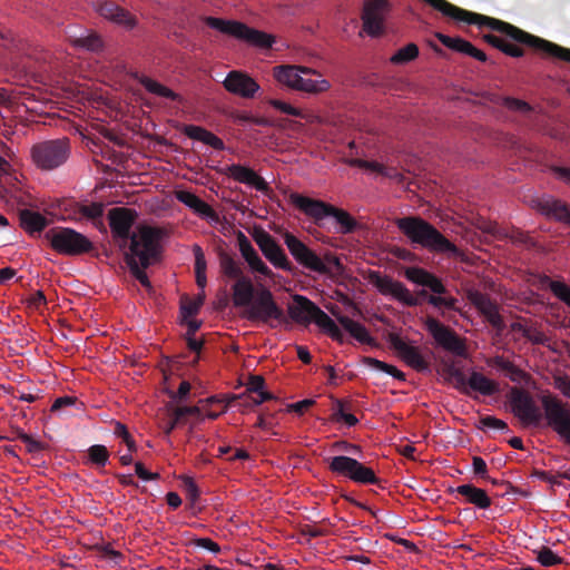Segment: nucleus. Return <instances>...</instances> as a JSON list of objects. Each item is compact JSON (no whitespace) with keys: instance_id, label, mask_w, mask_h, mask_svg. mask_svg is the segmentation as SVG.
<instances>
[{"instance_id":"f257e3e1","label":"nucleus","mask_w":570,"mask_h":570,"mask_svg":"<svg viewBox=\"0 0 570 570\" xmlns=\"http://www.w3.org/2000/svg\"><path fill=\"white\" fill-rule=\"evenodd\" d=\"M404 276L411 283L423 287L416 292V296L403 283L391 276L381 275L377 271L370 273V282L382 295H391L405 306L414 307L421 302H426L438 309H456L458 299L448 295L449 291L442 279L433 273L412 266L404 269Z\"/></svg>"},{"instance_id":"f03ea898","label":"nucleus","mask_w":570,"mask_h":570,"mask_svg":"<svg viewBox=\"0 0 570 570\" xmlns=\"http://www.w3.org/2000/svg\"><path fill=\"white\" fill-rule=\"evenodd\" d=\"M540 401L547 424L570 445V410L567 404L551 394L542 395ZM509 402L512 413L523 425H539L543 414L528 391L511 387Z\"/></svg>"},{"instance_id":"7ed1b4c3","label":"nucleus","mask_w":570,"mask_h":570,"mask_svg":"<svg viewBox=\"0 0 570 570\" xmlns=\"http://www.w3.org/2000/svg\"><path fill=\"white\" fill-rule=\"evenodd\" d=\"M163 236L161 228L144 226L132 237L129 250L125 253V262L130 274L149 292L153 291V285L145 271L160 262L163 252L160 240Z\"/></svg>"},{"instance_id":"20e7f679","label":"nucleus","mask_w":570,"mask_h":570,"mask_svg":"<svg viewBox=\"0 0 570 570\" xmlns=\"http://www.w3.org/2000/svg\"><path fill=\"white\" fill-rule=\"evenodd\" d=\"M423 1L426 2L428 4H430L431 7H433L435 10L440 11L443 16L449 17L458 22H465L469 24H478L479 27H489L490 29L504 35L505 38L503 39L500 51H502L503 53H505L510 57H513V58L522 57L524 55V50L520 46H525V47L532 49L535 53L540 55L543 58V56L540 52L535 51L532 47L528 46L527 43L517 41L511 36H509L508 32L499 30L497 23H494V22H501V23L511 26L522 32H525L524 30H522L509 22L498 20V19L491 18V17H487V16H483L480 13L468 11L465 9H462L460 7H456L452 3H450L446 0H423ZM544 59H547V58L544 57Z\"/></svg>"},{"instance_id":"39448f33","label":"nucleus","mask_w":570,"mask_h":570,"mask_svg":"<svg viewBox=\"0 0 570 570\" xmlns=\"http://www.w3.org/2000/svg\"><path fill=\"white\" fill-rule=\"evenodd\" d=\"M397 228L411 240L429 252L458 257L461 250L432 224L420 216H405L395 220Z\"/></svg>"},{"instance_id":"423d86ee","label":"nucleus","mask_w":570,"mask_h":570,"mask_svg":"<svg viewBox=\"0 0 570 570\" xmlns=\"http://www.w3.org/2000/svg\"><path fill=\"white\" fill-rule=\"evenodd\" d=\"M289 199L296 208L313 218L318 225L325 217L332 216L338 224V233L341 234H351L357 228L358 224L355 218L344 209L297 193L291 194Z\"/></svg>"},{"instance_id":"0eeeda50","label":"nucleus","mask_w":570,"mask_h":570,"mask_svg":"<svg viewBox=\"0 0 570 570\" xmlns=\"http://www.w3.org/2000/svg\"><path fill=\"white\" fill-rule=\"evenodd\" d=\"M288 315L297 323H309L313 321L333 340L340 343L344 342V334L336 323L315 303L303 295L295 294L293 296V303L288 306Z\"/></svg>"},{"instance_id":"6e6552de","label":"nucleus","mask_w":570,"mask_h":570,"mask_svg":"<svg viewBox=\"0 0 570 570\" xmlns=\"http://www.w3.org/2000/svg\"><path fill=\"white\" fill-rule=\"evenodd\" d=\"M283 238L293 258L306 269L327 275L332 273L331 266L337 269L342 267L338 257L334 254L327 252L324 257H321L289 232H286Z\"/></svg>"},{"instance_id":"1a4fd4ad","label":"nucleus","mask_w":570,"mask_h":570,"mask_svg":"<svg viewBox=\"0 0 570 570\" xmlns=\"http://www.w3.org/2000/svg\"><path fill=\"white\" fill-rule=\"evenodd\" d=\"M205 23L224 35L247 42L250 46L269 49L275 43V37L264 31L254 29L244 22L236 20H225L216 17H206Z\"/></svg>"},{"instance_id":"9d476101","label":"nucleus","mask_w":570,"mask_h":570,"mask_svg":"<svg viewBox=\"0 0 570 570\" xmlns=\"http://www.w3.org/2000/svg\"><path fill=\"white\" fill-rule=\"evenodd\" d=\"M71 154L70 139L61 137L35 144L30 149V157L37 168L53 170L67 163Z\"/></svg>"},{"instance_id":"9b49d317","label":"nucleus","mask_w":570,"mask_h":570,"mask_svg":"<svg viewBox=\"0 0 570 570\" xmlns=\"http://www.w3.org/2000/svg\"><path fill=\"white\" fill-rule=\"evenodd\" d=\"M45 238L51 248L61 255L79 256L94 249V244L88 237L69 227H53L46 232Z\"/></svg>"},{"instance_id":"f8f14e48","label":"nucleus","mask_w":570,"mask_h":570,"mask_svg":"<svg viewBox=\"0 0 570 570\" xmlns=\"http://www.w3.org/2000/svg\"><path fill=\"white\" fill-rule=\"evenodd\" d=\"M498 29L501 31H505L517 41L527 43L532 47L535 51L540 52L543 57L549 58L556 61H564L570 62V49L562 47L558 43L549 41L547 39L540 38L538 36L531 35L529 32H522L511 26L495 22Z\"/></svg>"},{"instance_id":"ddd939ff","label":"nucleus","mask_w":570,"mask_h":570,"mask_svg":"<svg viewBox=\"0 0 570 570\" xmlns=\"http://www.w3.org/2000/svg\"><path fill=\"white\" fill-rule=\"evenodd\" d=\"M246 317L272 327H275L273 322L278 324L286 322L284 311L275 302L273 293L265 287L256 293L254 302L247 308Z\"/></svg>"},{"instance_id":"4468645a","label":"nucleus","mask_w":570,"mask_h":570,"mask_svg":"<svg viewBox=\"0 0 570 570\" xmlns=\"http://www.w3.org/2000/svg\"><path fill=\"white\" fill-rule=\"evenodd\" d=\"M328 469L331 472L347 478L356 483H380V479L375 475V472L371 468H367L357 460L346 455H337L331 458L328 460Z\"/></svg>"},{"instance_id":"2eb2a0df","label":"nucleus","mask_w":570,"mask_h":570,"mask_svg":"<svg viewBox=\"0 0 570 570\" xmlns=\"http://www.w3.org/2000/svg\"><path fill=\"white\" fill-rule=\"evenodd\" d=\"M328 469L331 472L347 478L356 483H380V479L375 475V472L371 468H367L357 460L346 455H337L331 458L328 460Z\"/></svg>"},{"instance_id":"dca6fc26","label":"nucleus","mask_w":570,"mask_h":570,"mask_svg":"<svg viewBox=\"0 0 570 570\" xmlns=\"http://www.w3.org/2000/svg\"><path fill=\"white\" fill-rule=\"evenodd\" d=\"M328 469L331 472L347 478L356 483H380V479L375 475V472L371 468H367L357 460L346 455H337L331 458L328 460Z\"/></svg>"},{"instance_id":"f3484780","label":"nucleus","mask_w":570,"mask_h":570,"mask_svg":"<svg viewBox=\"0 0 570 570\" xmlns=\"http://www.w3.org/2000/svg\"><path fill=\"white\" fill-rule=\"evenodd\" d=\"M424 326L435 343L443 350L456 356H466L465 341L460 337L454 330L432 316L426 317Z\"/></svg>"},{"instance_id":"a211bd4d","label":"nucleus","mask_w":570,"mask_h":570,"mask_svg":"<svg viewBox=\"0 0 570 570\" xmlns=\"http://www.w3.org/2000/svg\"><path fill=\"white\" fill-rule=\"evenodd\" d=\"M137 212L128 207H115L108 212V220L111 229V234L115 239L119 242V246L126 247L128 240L131 242L132 237L139 233V229L145 225H140L136 228V232L131 233V228L137 219Z\"/></svg>"},{"instance_id":"6ab92c4d","label":"nucleus","mask_w":570,"mask_h":570,"mask_svg":"<svg viewBox=\"0 0 570 570\" xmlns=\"http://www.w3.org/2000/svg\"><path fill=\"white\" fill-rule=\"evenodd\" d=\"M391 11L389 0H365L362 11L363 30L371 37H379L384 32V21Z\"/></svg>"},{"instance_id":"aec40b11","label":"nucleus","mask_w":570,"mask_h":570,"mask_svg":"<svg viewBox=\"0 0 570 570\" xmlns=\"http://www.w3.org/2000/svg\"><path fill=\"white\" fill-rule=\"evenodd\" d=\"M253 238L266 259L276 268L292 273L294 265L287 258L284 249L278 245L275 238L263 228L255 229Z\"/></svg>"},{"instance_id":"412c9836","label":"nucleus","mask_w":570,"mask_h":570,"mask_svg":"<svg viewBox=\"0 0 570 570\" xmlns=\"http://www.w3.org/2000/svg\"><path fill=\"white\" fill-rule=\"evenodd\" d=\"M391 346L396 351L397 355L412 368L417 372L429 370L430 363L421 354L419 347L407 344L397 334H390Z\"/></svg>"},{"instance_id":"4be33fe9","label":"nucleus","mask_w":570,"mask_h":570,"mask_svg":"<svg viewBox=\"0 0 570 570\" xmlns=\"http://www.w3.org/2000/svg\"><path fill=\"white\" fill-rule=\"evenodd\" d=\"M224 87L227 91L246 99L254 98L261 88L254 78L237 70L228 72L224 80Z\"/></svg>"},{"instance_id":"5701e85b","label":"nucleus","mask_w":570,"mask_h":570,"mask_svg":"<svg viewBox=\"0 0 570 570\" xmlns=\"http://www.w3.org/2000/svg\"><path fill=\"white\" fill-rule=\"evenodd\" d=\"M317 70L296 65H279L274 67L273 76L282 85L298 90L303 76L316 75Z\"/></svg>"},{"instance_id":"b1692460","label":"nucleus","mask_w":570,"mask_h":570,"mask_svg":"<svg viewBox=\"0 0 570 570\" xmlns=\"http://www.w3.org/2000/svg\"><path fill=\"white\" fill-rule=\"evenodd\" d=\"M95 8L99 14L126 29H132L137 24L136 18L126 9L109 0H97Z\"/></svg>"},{"instance_id":"393cba45","label":"nucleus","mask_w":570,"mask_h":570,"mask_svg":"<svg viewBox=\"0 0 570 570\" xmlns=\"http://www.w3.org/2000/svg\"><path fill=\"white\" fill-rule=\"evenodd\" d=\"M223 174L238 183L249 185L258 191L266 193L269 190L268 184L263 177L257 175L252 168L243 165H229L223 170Z\"/></svg>"},{"instance_id":"a878e982","label":"nucleus","mask_w":570,"mask_h":570,"mask_svg":"<svg viewBox=\"0 0 570 570\" xmlns=\"http://www.w3.org/2000/svg\"><path fill=\"white\" fill-rule=\"evenodd\" d=\"M475 306L479 308L485 320L498 331L504 328L502 316L499 313V306L487 295H478L474 299Z\"/></svg>"},{"instance_id":"bb28decb","label":"nucleus","mask_w":570,"mask_h":570,"mask_svg":"<svg viewBox=\"0 0 570 570\" xmlns=\"http://www.w3.org/2000/svg\"><path fill=\"white\" fill-rule=\"evenodd\" d=\"M453 492L463 497L468 503L473 504L479 509L485 510L492 504V500L483 489L476 488L470 483L459 485L453 490Z\"/></svg>"},{"instance_id":"cd10ccee","label":"nucleus","mask_w":570,"mask_h":570,"mask_svg":"<svg viewBox=\"0 0 570 570\" xmlns=\"http://www.w3.org/2000/svg\"><path fill=\"white\" fill-rule=\"evenodd\" d=\"M255 288L252 281L244 276L233 285V303L236 307H249L255 299Z\"/></svg>"},{"instance_id":"c85d7f7f","label":"nucleus","mask_w":570,"mask_h":570,"mask_svg":"<svg viewBox=\"0 0 570 570\" xmlns=\"http://www.w3.org/2000/svg\"><path fill=\"white\" fill-rule=\"evenodd\" d=\"M176 198L202 217L218 219L216 212L197 195L187 190H180L176 193Z\"/></svg>"},{"instance_id":"c756f323","label":"nucleus","mask_w":570,"mask_h":570,"mask_svg":"<svg viewBox=\"0 0 570 570\" xmlns=\"http://www.w3.org/2000/svg\"><path fill=\"white\" fill-rule=\"evenodd\" d=\"M184 134L188 138L202 141L205 145L210 146L215 150H224L225 149L224 141L219 137L214 135L212 131L205 129L204 127L188 125L184 128Z\"/></svg>"},{"instance_id":"7c9ffc66","label":"nucleus","mask_w":570,"mask_h":570,"mask_svg":"<svg viewBox=\"0 0 570 570\" xmlns=\"http://www.w3.org/2000/svg\"><path fill=\"white\" fill-rule=\"evenodd\" d=\"M539 207L544 215L570 225V209L566 203L549 198L541 200Z\"/></svg>"},{"instance_id":"2f4dec72","label":"nucleus","mask_w":570,"mask_h":570,"mask_svg":"<svg viewBox=\"0 0 570 570\" xmlns=\"http://www.w3.org/2000/svg\"><path fill=\"white\" fill-rule=\"evenodd\" d=\"M19 219L21 227L29 234L40 233L49 224L42 214L31 209H22L19 214Z\"/></svg>"},{"instance_id":"473e14b6","label":"nucleus","mask_w":570,"mask_h":570,"mask_svg":"<svg viewBox=\"0 0 570 570\" xmlns=\"http://www.w3.org/2000/svg\"><path fill=\"white\" fill-rule=\"evenodd\" d=\"M489 364L492 365L493 367L504 372L505 375L512 382L521 383V382H527L530 379L528 373H525L523 370L515 366L512 362H510L509 360L504 358L501 355L494 356L490 361Z\"/></svg>"},{"instance_id":"72a5a7b5","label":"nucleus","mask_w":570,"mask_h":570,"mask_svg":"<svg viewBox=\"0 0 570 570\" xmlns=\"http://www.w3.org/2000/svg\"><path fill=\"white\" fill-rule=\"evenodd\" d=\"M469 389L485 396H490L499 392V385L497 382L488 379L476 371H473L468 380V390Z\"/></svg>"},{"instance_id":"f704fd0d","label":"nucleus","mask_w":570,"mask_h":570,"mask_svg":"<svg viewBox=\"0 0 570 570\" xmlns=\"http://www.w3.org/2000/svg\"><path fill=\"white\" fill-rule=\"evenodd\" d=\"M340 324L347 331L356 341L363 344H374V338L370 335L368 331L361 323L350 318L348 316H340Z\"/></svg>"},{"instance_id":"c9c22d12","label":"nucleus","mask_w":570,"mask_h":570,"mask_svg":"<svg viewBox=\"0 0 570 570\" xmlns=\"http://www.w3.org/2000/svg\"><path fill=\"white\" fill-rule=\"evenodd\" d=\"M313 76L315 78H306L305 76H303L302 83L299 85L297 91H303L311 95H318L327 91L331 88L330 81L324 79L318 71L316 75Z\"/></svg>"},{"instance_id":"e433bc0d","label":"nucleus","mask_w":570,"mask_h":570,"mask_svg":"<svg viewBox=\"0 0 570 570\" xmlns=\"http://www.w3.org/2000/svg\"><path fill=\"white\" fill-rule=\"evenodd\" d=\"M444 375L449 382L460 392L468 394V380L463 371L458 367L454 363L444 365Z\"/></svg>"},{"instance_id":"4c0bfd02","label":"nucleus","mask_w":570,"mask_h":570,"mask_svg":"<svg viewBox=\"0 0 570 570\" xmlns=\"http://www.w3.org/2000/svg\"><path fill=\"white\" fill-rule=\"evenodd\" d=\"M219 266H220L222 273L228 278L238 281L239 278L244 277L240 264L238 262H236L226 252L219 253Z\"/></svg>"},{"instance_id":"58836bf2","label":"nucleus","mask_w":570,"mask_h":570,"mask_svg":"<svg viewBox=\"0 0 570 570\" xmlns=\"http://www.w3.org/2000/svg\"><path fill=\"white\" fill-rule=\"evenodd\" d=\"M139 82L150 94H154L156 96H159V97H163V98H167V99H170V100H178L179 99V95H177L176 92H174L168 87L159 83L158 81H156V80H154V79H151L149 77L141 76L139 78Z\"/></svg>"},{"instance_id":"ea45409f","label":"nucleus","mask_w":570,"mask_h":570,"mask_svg":"<svg viewBox=\"0 0 570 570\" xmlns=\"http://www.w3.org/2000/svg\"><path fill=\"white\" fill-rule=\"evenodd\" d=\"M363 363L374 370L382 371L386 374H390L394 379L399 381H405V374L400 371L394 365L387 364L385 362H382L380 360H376L374 357L366 356L363 358Z\"/></svg>"},{"instance_id":"a19ab883","label":"nucleus","mask_w":570,"mask_h":570,"mask_svg":"<svg viewBox=\"0 0 570 570\" xmlns=\"http://www.w3.org/2000/svg\"><path fill=\"white\" fill-rule=\"evenodd\" d=\"M419 47L411 42L399 49L391 58L390 61L393 65H405L413 61L419 56Z\"/></svg>"},{"instance_id":"79ce46f5","label":"nucleus","mask_w":570,"mask_h":570,"mask_svg":"<svg viewBox=\"0 0 570 570\" xmlns=\"http://www.w3.org/2000/svg\"><path fill=\"white\" fill-rule=\"evenodd\" d=\"M534 553L537 554V561L543 567H552L564 562L563 558L556 554L546 546L541 547L539 550H534Z\"/></svg>"},{"instance_id":"37998d69","label":"nucleus","mask_w":570,"mask_h":570,"mask_svg":"<svg viewBox=\"0 0 570 570\" xmlns=\"http://www.w3.org/2000/svg\"><path fill=\"white\" fill-rule=\"evenodd\" d=\"M88 456L92 464L104 468L109 460V452L105 445L95 444L88 449Z\"/></svg>"},{"instance_id":"c03bdc74","label":"nucleus","mask_w":570,"mask_h":570,"mask_svg":"<svg viewBox=\"0 0 570 570\" xmlns=\"http://www.w3.org/2000/svg\"><path fill=\"white\" fill-rule=\"evenodd\" d=\"M546 281L553 295L570 306V287L563 282L552 281L549 277H546Z\"/></svg>"},{"instance_id":"a18cd8bd","label":"nucleus","mask_w":570,"mask_h":570,"mask_svg":"<svg viewBox=\"0 0 570 570\" xmlns=\"http://www.w3.org/2000/svg\"><path fill=\"white\" fill-rule=\"evenodd\" d=\"M274 395L272 393H257L256 396H252V394L243 393L239 395H233L230 400H242L243 405H259L266 401L273 400Z\"/></svg>"},{"instance_id":"49530a36","label":"nucleus","mask_w":570,"mask_h":570,"mask_svg":"<svg viewBox=\"0 0 570 570\" xmlns=\"http://www.w3.org/2000/svg\"><path fill=\"white\" fill-rule=\"evenodd\" d=\"M435 37L440 40V42L449 49L463 53L465 45L468 40H464L460 37H450L441 32H436Z\"/></svg>"},{"instance_id":"de8ad7c7","label":"nucleus","mask_w":570,"mask_h":570,"mask_svg":"<svg viewBox=\"0 0 570 570\" xmlns=\"http://www.w3.org/2000/svg\"><path fill=\"white\" fill-rule=\"evenodd\" d=\"M203 304V299H183L180 304V313L184 318L196 315Z\"/></svg>"},{"instance_id":"09e8293b","label":"nucleus","mask_w":570,"mask_h":570,"mask_svg":"<svg viewBox=\"0 0 570 570\" xmlns=\"http://www.w3.org/2000/svg\"><path fill=\"white\" fill-rule=\"evenodd\" d=\"M478 428L479 429L489 428V429H497V430H501L504 432H509V426L504 421H502L495 416H490V415L482 416L479 421Z\"/></svg>"},{"instance_id":"8fccbe9b","label":"nucleus","mask_w":570,"mask_h":570,"mask_svg":"<svg viewBox=\"0 0 570 570\" xmlns=\"http://www.w3.org/2000/svg\"><path fill=\"white\" fill-rule=\"evenodd\" d=\"M114 434L117 438L122 439V441L126 443V445L130 452L136 451V449H137L136 443H135L132 436L130 435V433L128 432L126 425H124L120 422H116L115 429H114Z\"/></svg>"},{"instance_id":"3c124183","label":"nucleus","mask_w":570,"mask_h":570,"mask_svg":"<svg viewBox=\"0 0 570 570\" xmlns=\"http://www.w3.org/2000/svg\"><path fill=\"white\" fill-rule=\"evenodd\" d=\"M265 380L262 375H250L248 377V382L246 383V391L244 393L248 394H257V393H268L264 390Z\"/></svg>"},{"instance_id":"603ef678","label":"nucleus","mask_w":570,"mask_h":570,"mask_svg":"<svg viewBox=\"0 0 570 570\" xmlns=\"http://www.w3.org/2000/svg\"><path fill=\"white\" fill-rule=\"evenodd\" d=\"M269 105L283 114L294 116V117L304 118V114L301 109L295 108V107L291 106L289 104L284 102L282 100L271 99Z\"/></svg>"},{"instance_id":"864d4df0","label":"nucleus","mask_w":570,"mask_h":570,"mask_svg":"<svg viewBox=\"0 0 570 570\" xmlns=\"http://www.w3.org/2000/svg\"><path fill=\"white\" fill-rule=\"evenodd\" d=\"M248 266L253 272L259 273L263 276L271 277L273 276V272L271 268L262 261L258 254L254 255L249 258V261H246Z\"/></svg>"},{"instance_id":"5fc2aeb1","label":"nucleus","mask_w":570,"mask_h":570,"mask_svg":"<svg viewBox=\"0 0 570 570\" xmlns=\"http://www.w3.org/2000/svg\"><path fill=\"white\" fill-rule=\"evenodd\" d=\"M348 164L353 167L363 168L366 170L375 171L382 175V170L384 169V165L377 161L364 160L360 158H354L348 161Z\"/></svg>"},{"instance_id":"6e6d98bb","label":"nucleus","mask_w":570,"mask_h":570,"mask_svg":"<svg viewBox=\"0 0 570 570\" xmlns=\"http://www.w3.org/2000/svg\"><path fill=\"white\" fill-rule=\"evenodd\" d=\"M18 439L26 445L29 453L40 452L45 449L43 443L35 440L31 435L24 432H19Z\"/></svg>"},{"instance_id":"4d7b16f0","label":"nucleus","mask_w":570,"mask_h":570,"mask_svg":"<svg viewBox=\"0 0 570 570\" xmlns=\"http://www.w3.org/2000/svg\"><path fill=\"white\" fill-rule=\"evenodd\" d=\"M202 403H205L206 405H213V404H220L222 410L219 412L212 411V410H205L206 411V417L210 420H216L222 413H224L228 406V403H225L224 400L218 399L217 396H210L204 401H200Z\"/></svg>"},{"instance_id":"13d9d810","label":"nucleus","mask_w":570,"mask_h":570,"mask_svg":"<svg viewBox=\"0 0 570 570\" xmlns=\"http://www.w3.org/2000/svg\"><path fill=\"white\" fill-rule=\"evenodd\" d=\"M238 245L240 254L245 261H249L250 257L257 254L248 238L243 233L239 234Z\"/></svg>"},{"instance_id":"bf43d9fd","label":"nucleus","mask_w":570,"mask_h":570,"mask_svg":"<svg viewBox=\"0 0 570 570\" xmlns=\"http://www.w3.org/2000/svg\"><path fill=\"white\" fill-rule=\"evenodd\" d=\"M199 406H177L173 409L171 414L173 417L178 421L179 425L186 422V417L189 416L188 413H198Z\"/></svg>"},{"instance_id":"052dcab7","label":"nucleus","mask_w":570,"mask_h":570,"mask_svg":"<svg viewBox=\"0 0 570 570\" xmlns=\"http://www.w3.org/2000/svg\"><path fill=\"white\" fill-rule=\"evenodd\" d=\"M77 43L81 47L87 48L88 50L96 51L101 48L102 41L99 36L90 35L83 38H79Z\"/></svg>"},{"instance_id":"680f3d73","label":"nucleus","mask_w":570,"mask_h":570,"mask_svg":"<svg viewBox=\"0 0 570 570\" xmlns=\"http://www.w3.org/2000/svg\"><path fill=\"white\" fill-rule=\"evenodd\" d=\"M80 213L87 218L96 219L102 216L104 207L101 204L92 203L90 205L82 206Z\"/></svg>"},{"instance_id":"e2e57ef3","label":"nucleus","mask_w":570,"mask_h":570,"mask_svg":"<svg viewBox=\"0 0 570 570\" xmlns=\"http://www.w3.org/2000/svg\"><path fill=\"white\" fill-rule=\"evenodd\" d=\"M190 546H195V547H198V548H203V549H206L213 553H218L220 552V547L218 546V543H216L215 541H213L212 539L209 538H197V539H194L190 541Z\"/></svg>"},{"instance_id":"0e129e2a","label":"nucleus","mask_w":570,"mask_h":570,"mask_svg":"<svg viewBox=\"0 0 570 570\" xmlns=\"http://www.w3.org/2000/svg\"><path fill=\"white\" fill-rule=\"evenodd\" d=\"M504 106L511 110L521 112H529L532 110L531 106L528 102L510 97L504 99Z\"/></svg>"},{"instance_id":"69168bd1","label":"nucleus","mask_w":570,"mask_h":570,"mask_svg":"<svg viewBox=\"0 0 570 570\" xmlns=\"http://www.w3.org/2000/svg\"><path fill=\"white\" fill-rule=\"evenodd\" d=\"M554 387L558 389L566 397L570 399V376L557 375L553 377Z\"/></svg>"},{"instance_id":"338daca9","label":"nucleus","mask_w":570,"mask_h":570,"mask_svg":"<svg viewBox=\"0 0 570 570\" xmlns=\"http://www.w3.org/2000/svg\"><path fill=\"white\" fill-rule=\"evenodd\" d=\"M194 256H195V274H202V272H206V259L204 252L200 246L194 245Z\"/></svg>"},{"instance_id":"774afa93","label":"nucleus","mask_w":570,"mask_h":570,"mask_svg":"<svg viewBox=\"0 0 570 570\" xmlns=\"http://www.w3.org/2000/svg\"><path fill=\"white\" fill-rule=\"evenodd\" d=\"M183 484L190 500L195 501L199 498L198 487L190 476H183Z\"/></svg>"}]
</instances>
